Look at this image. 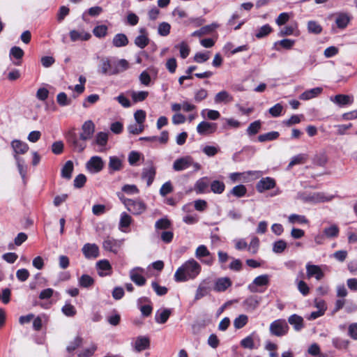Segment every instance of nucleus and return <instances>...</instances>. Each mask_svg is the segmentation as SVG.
I'll return each mask as SVG.
<instances>
[{"mask_svg":"<svg viewBox=\"0 0 357 357\" xmlns=\"http://www.w3.org/2000/svg\"><path fill=\"white\" fill-rule=\"evenodd\" d=\"M200 264L194 259H189L180 266L174 273V280L176 282H185L190 279H195L201 272Z\"/></svg>","mask_w":357,"mask_h":357,"instance_id":"nucleus-1","label":"nucleus"},{"mask_svg":"<svg viewBox=\"0 0 357 357\" xmlns=\"http://www.w3.org/2000/svg\"><path fill=\"white\" fill-rule=\"evenodd\" d=\"M289 328L287 321L284 319H279L270 324L269 331L272 335L282 337L287 334Z\"/></svg>","mask_w":357,"mask_h":357,"instance_id":"nucleus-2","label":"nucleus"},{"mask_svg":"<svg viewBox=\"0 0 357 357\" xmlns=\"http://www.w3.org/2000/svg\"><path fill=\"white\" fill-rule=\"evenodd\" d=\"M66 140L72 149L78 153L82 152L86 147V140L78 137L74 131H69L66 135Z\"/></svg>","mask_w":357,"mask_h":357,"instance_id":"nucleus-3","label":"nucleus"},{"mask_svg":"<svg viewBox=\"0 0 357 357\" xmlns=\"http://www.w3.org/2000/svg\"><path fill=\"white\" fill-rule=\"evenodd\" d=\"M123 202L127 209L133 215H140L146 211V204L142 201L124 199Z\"/></svg>","mask_w":357,"mask_h":357,"instance_id":"nucleus-4","label":"nucleus"},{"mask_svg":"<svg viewBox=\"0 0 357 357\" xmlns=\"http://www.w3.org/2000/svg\"><path fill=\"white\" fill-rule=\"evenodd\" d=\"M105 167V162L101 157L92 156L86 163V169L92 174H97L101 172Z\"/></svg>","mask_w":357,"mask_h":357,"instance_id":"nucleus-5","label":"nucleus"},{"mask_svg":"<svg viewBox=\"0 0 357 357\" xmlns=\"http://www.w3.org/2000/svg\"><path fill=\"white\" fill-rule=\"evenodd\" d=\"M123 243V240L114 239L107 237L102 242V248L105 250L116 254Z\"/></svg>","mask_w":357,"mask_h":357,"instance_id":"nucleus-6","label":"nucleus"},{"mask_svg":"<svg viewBox=\"0 0 357 357\" xmlns=\"http://www.w3.org/2000/svg\"><path fill=\"white\" fill-rule=\"evenodd\" d=\"M333 195H328L325 194L324 192H314L303 197V199L305 202H312V203H319V202H330L333 199Z\"/></svg>","mask_w":357,"mask_h":357,"instance_id":"nucleus-7","label":"nucleus"},{"mask_svg":"<svg viewBox=\"0 0 357 357\" xmlns=\"http://www.w3.org/2000/svg\"><path fill=\"white\" fill-rule=\"evenodd\" d=\"M95 132V124L91 121H85L82 126V132L80 133V138L82 140L91 139Z\"/></svg>","mask_w":357,"mask_h":357,"instance_id":"nucleus-8","label":"nucleus"},{"mask_svg":"<svg viewBox=\"0 0 357 357\" xmlns=\"http://www.w3.org/2000/svg\"><path fill=\"white\" fill-rule=\"evenodd\" d=\"M276 183L274 178L271 177L262 178L257 185L256 189L259 192H263L266 190L273 189L275 187Z\"/></svg>","mask_w":357,"mask_h":357,"instance_id":"nucleus-9","label":"nucleus"},{"mask_svg":"<svg viewBox=\"0 0 357 357\" xmlns=\"http://www.w3.org/2000/svg\"><path fill=\"white\" fill-rule=\"evenodd\" d=\"M83 255L86 259H96L99 256L98 246L95 243H86L82 248Z\"/></svg>","mask_w":357,"mask_h":357,"instance_id":"nucleus-10","label":"nucleus"},{"mask_svg":"<svg viewBox=\"0 0 357 357\" xmlns=\"http://www.w3.org/2000/svg\"><path fill=\"white\" fill-rule=\"evenodd\" d=\"M269 282L268 275H261L255 278L253 282L248 285V289L252 293L258 292V287L266 286Z\"/></svg>","mask_w":357,"mask_h":357,"instance_id":"nucleus-11","label":"nucleus"},{"mask_svg":"<svg viewBox=\"0 0 357 357\" xmlns=\"http://www.w3.org/2000/svg\"><path fill=\"white\" fill-rule=\"evenodd\" d=\"M211 282L209 280H204L200 282L199 284L195 296V300L198 301L203 298L205 296H207L211 291V286H210Z\"/></svg>","mask_w":357,"mask_h":357,"instance_id":"nucleus-12","label":"nucleus"},{"mask_svg":"<svg viewBox=\"0 0 357 357\" xmlns=\"http://www.w3.org/2000/svg\"><path fill=\"white\" fill-rule=\"evenodd\" d=\"M192 165V158L190 156L176 159L173 163V169L176 172L188 169Z\"/></svg>","mask_w":357,"mask_h":357,"instance_id":"nucleus-13","label":"nucleus"},{"mask_svg":"<svg viewBox=\"0 0 357 357\" xmlns=\"http://www.w3.org/2000/svg\"><path fill=\"white\" fill-rule=\"evenodd\" d=\"M305 267L308 278L314 277L317 280H320L324 278V273L319 266L307 263Z\"/></svg>","mask_w":357,"mask_h":357,"instance_id":"nucleus-14","label":"nucleus"},{"mask_svg":"<svg viewBox=\"0 0 357 357\" xmlns=\"http://www.w3.org/2000/svg\"><path fill=\"white\" fill-rule=\"evenodd\" d=\"M143 271V268L139 267L134 268L130 271V278L131 280L138 286H143L146 283V279L142 275Z\"/></svg>","mask_w":357,"mask_h":357,"instance_id":"nucleus-15","label":"nucleus"},{"mask_svg":"<svg viewBox=\"0 0 357 357\" xmlns=\"http://www.w3.org/2000/svg\"><path fill=\"white\" fill-rule=\"evenodd\" d=\"M217 129V125L213 123L202 121L197 127V131L199 135H205L214 132Z\"/></svg>","mask_w":357,"mask_h":357,"instance_id":"nucleus-16","label":"nucleus"},{"mask_svg":"<svg viewBox=\"0 0 357 357\" xmlns=\"http://www.w3.org/2000/svg\"><path fill=\"white\" fill-rule=\"evenodd\" d=\"M140 35L135 38V45L140 49L145 48L149 43V38L148 37V33L145 28H140L139 30Z\"/></svg>","mask_w":357,"mask_h":357,"instance_id":"nucleus-17","label":"nucleus"},{"mask_svg":"<svg viewBox=\"0 0 357 357\" xmlns=\"http://www.w3.org/2000/svg\"><path fill=\"white\" fill-rule=\"evenodd\" d=\"M261 300V297L250 296L243 301V306L247 311H254L258 307Z\"/></svg>","mask_w":357,"mask_h":357,"instance_id":"nucleus-18","label":"nucleus"},{"mask_svg":"<svg viewBox=\"0 0 357 357\" xmlns=\"http://www.w3.org/2000/svg\"><path fill=\"white\" fill-rule=\"evenodd\" d=\"M11 147L15 152L14 155L24 154L29 150L28 144L19 139H14L11 142Z\"/></svg>","mask_w":357,"mask_h":357,"instance_id":"nucleus-19","label":"nucleus"},{"mask_svg":"<svg viewBox=\"0 0 357 357\" xmlns=\"http://www.w3.org/2000/svg\"><path fill=\"white\" fill-rule=\"evenodd\" d=\"M150 347V340L146 336H139L134 343V349L137 352H141Z\"/></svg>","mask_w":357,"mask_h":357,"instance_id":"nucleus-20","label":"nucleus"},{"mask_svg":"<svg viewBox=\"0 0 357 357\" xmlns=\"http://www.w3.org/2000/svg\"><path fill=\"white\" fill-rule=\"evenodd\" d=\"M155 173V168L152 165L143 169L142 177L146 180L147 186H150L153 182Z\"/></svg>","mask_w":357,"mask_h":357,"instance_id":"nucleus-21","label":"nucleus"},{"mask_svg":"<svg viewBox=\"0 0 357 357\" xmlns=\"http://www.w3.org/2000/svg\"><path fill=\"white\" fill-rule=\"evenodd\" d=\"M69 35L70 40L73 42H75L77 40H88L91 37V35L89 33L85 32L84 30H71Z\"/></svg>","mask_w":357,"mask_h":357,"instance_id":"nucleus-22","label":"nucleus"},{"mask_svg":"<svg viewBox=\"0 0 357 357\" xmlns=\"http://www.w3.org/2000/svg\"><path fill=\"white\" fill-rule=\"evenodd\" d=\"M231 285V281L229 278H220L216 280L213 289L218 292L225 291Z\"/></svg>","mask_w":357,"mask_h":357,"instance_id":"nucleus-23","label":"nucleus"},{"mask_svg":"<svg viewBox=\"0 0 357 357\" xmlns=\"http://www.w3.org/2000/svg\"><path fill=\"white\" fill-rule=\"evenodd\" d=\"M100 71L103 75H114L112 71L114 69L113 61H111L108 58H102L100 60Z\"/></svg>","mask_w":357,"mask_h":357,"instance_id":"nucleus-24","label":"nucleus"},{"mask_svg":"<svg viewBox=\"0 0 357 357\" xmlns=\"http://www.w3.org/2000/svg\"><path fill=\"white\" fill-rule=\"evenodd\" d=\"M288 322L294 326V330L296 331H301L304 327L303 317L296 314L291 315L288 318Z\"/></svg>","mask_w":357,"mask_h":357,"instance_id":"nucleus-25","label":"nucleus"},{"mask_svg":"<svg viewBox=\"0 0 357 357\" xmlns=\"http://www.w3.org/2000/svg\"><path fill=\"white\" fill-rule=\"evenodd\" d=\"M114 69L112 73L114 75L121 73L129 68V63L124 59H119L117 61H113Z\"/></svg>","mask_w":357,"mask_h":357,"instance_id":"nucleus-26","label":"nucleus"},{"mask_svg":"<svg viewBox=\"0 0 357 357\" xmlns=\"http://www.w3.org/2000/svg\"><path fill=\"white\" fill-rule=\"evenodd\" d=\"M98 269V274L100 276H105L109 275V271L112 268L109 262L107 260H100L96 264Z\"/></svg>","mask_w":357,"mask_h":357,"instance_id":"nucleus-27","label":"nucleus"},{"mask_svg":"<svg viewBox=\"0 0 357 357\" xmlns=\"http://www.w3.org/2000/svg\"><path fill=\"white\" fill-rule=\"evenodd\" d=\"M108 167L109 173L120 171L123 167L122 160L116 156H110L108 163Z\"/></svg>","mask_w":357,"mask_h":357,"instance_id":"nucleus-28","label":"nucleus"},{"mask_svg":"<svg viewBox=\"0 0 357 357\" xmlns=\"http://www.w3.org/2000/svg\"><path fill=\"white\" fill-rule=\"evenodd\" d=\"M322 90L323 89L321 87H316L307 90L300 95L299 98L303 100H310L319 95L322 92Z\"/></svg>","mask_w":357,"mask_h":357,"instance_id":"nucleus-29","label":"nucleus"},{"mask_svg":"<svg viewBox=\"0 0 357 357\" xmlns=\"http://www.w3.org/2000/svg\"><path fill=\"white\" fill-rule=\"evenodd\" d=\"M129 43L128 37L124 33L116 34L112 40V44L116 47L126 46Z\"/></svg>","mask_w":357,"mask_h":357,"instance_id":"nucleus-30","label":"nucleus"},{"mask_svg":"<svg viewBox=\"0 0 357 357\" xmlns=\"http://www.w3.org/2000/svg\"><path fill=\"white\" fill-rule=\"evenodd\" d=\"M172 314L170 309H163L162 310H158L155 317V320L158 324H165L168 320L169 316Z\"/></svg>","mask_w":357,"mask_h":357,"instance_id":"nucleus-31","label":"nucleus"},{"mask_svg":"<svg viewBox=\"0 0 357 357\" xmlns=\"http://www.w3.org/2000/svg\"><path fill=\"white\" fill-rule=\"evenodd\" d=\"M74 169L73 162L68 160L61 169V175L63 178L70 180L72 177V172Z\"/></svg>","mask_w":357,"mask_h":357,"instance_id":"nucleus-32","label":"nucleus"},{"mask_svg":"<svg viewBox=\"0 0 357 357\" xmlns=\"http://www.w3.org/2000/svg\"><path fill=\"white\" fill-rule=\"evenodd\" d=\"M349 16L346 13H339L335 19V23L338 28L345 29L350 22Z\"/></svg>","mask_w":357,"mask_h":357,"instance_id":"nucleus-33","label":"nucleus"},{"mask_svg":"<svg viewBox=\"0 0 357 357\" xmlns=\"http://www.w3.org/2000/svg\"><path fill=\"white\" fill-rule=\"evenodd\" d=\"M214 100L215 103L229 102L233 100V98L227 91H222L215 95Z\"/></svg>","mask_w":357,"mask_h":357,"instance_id":"nucleus-34","label":"nucleus"},{"mask_svg":"<svg viewBox=\"0 0 357 357\" xmlns=\"http://www.w3.org/2000/svg\"><path fill=\"white\" fill-rule=\"evenodd\" d=\"M331 100L340 106H344L346 105L351 104L352 100L350 96L347 95L339 94L334 97H331Z\"/></svg>","mask_w":357,"mask_h":357,"instance_id":"nucleus-35","label":"nucleus"},{"mask_svg":"<svg viewBox=\"0 0 357 357\" xmlns=\"http://www.w3.org/2000/svg\"><path fill=\"white\" fill-rule=\"evenodd\" d=\"M208 186V179L207 177H202L197 181L195 185V190L197 193H203Z\"/></svg>","mask_w":357,"mask_h":357,"instance_id":"nucleus-36","label":"nucleus"},{"mask_svg":"<svg viewBox=\"0 0 357 357\" xmlns=\"http://www.w3.org/2000/svg\"><path fill=\"white\" fill-rule=\"evenodd\" d=\"M340 229L336 225H332L324 229L323 233L326 238H333L338 236Z\"/></svg>","mask_w":357,"mask_h":357,"instance_id":"nucleus-37","label":"nucleus"},{"mask_svg":"<svg viewBox=\"0 0 357 357\" xmlns=\"http://www.w3.org/2000/svg\"><path fill=\"white\" fill-rule=\"evenodd\" d=\"M349 340L341 337H334L332 340L333 347L337 349H346L349 345Z\"/></svg>","mask_w":357,"mask_h":357,"instance_id":"nucleus-38","label":"nucleus"},{"mask_svg":"<svg viewBox=\"0 0 357 357\" xmlns=\"http://www.w3.org/2000/svg\"><path fill=\"white\" fill-rule=\"evenodd\" d=\"M14 158L16 160L19 173H20V176H22V178L23 179H24L26 174V172H27V167L24 164V160L17 155H14Z\"/></svg>","mask_w":357,"mask_h":357,"instance_id":"nucleus-39","label":"nucleus"},{"mask_svg":"<svg viewBox=\"0 0 357 357\" xmlns=\"http://www.w3.org/2000/svg\"><path fill=\"white\" fill-rule=\"evenodd\" d=\"M280 134L277 131H271L267 133H264L258 136V140L260 142H264L267 141H272L278 139Z\"/></svg>","mask_w":357,"mask_h":357,"instance_id":"nucleus-40","label":"nucleus"},{"mask_svg":"<svg viewBox=\"0 0 357 357\" xmlns=\"http://www.w3.org/2000/svg\"><path fill=\"white\" fill-rule=\"evenodd\" d=\"M225 189V185L222 181H213L211 184V190L213 193L221 194Z\"/></svg>","mask_w":357,"mask_h":357,"instance_id":"nucleus-41","label":"nucleus"},{"mask_svg":"<svg viewBox=\"0 0 357 357\" xmlns=\"http://www.w3.org/2000/svg\"><path fill=\"white\" fill-rule=\"evenodd\" d=\"M247 189L244 185L240 184L234 186L230 191V194L236 197H242L245 195Z\"/></svg>","mask_w":357,"mask_h":357,"instance_id":"nucleus-42","label":"nucleus"},{"mask_svg":"<svg viewBox=\"0 0 357 357\" xmlns=\"http://www.w3.org/2000/svg\"><path fill=\"white\" fill-rule=\"evenodd\" d=\"M288 220L291 224H307L309 222L305 216L298 214L290 215L288 218Z\"/></svg>","mask_w":357,"mask_h":357,"instance_id":"nucleus-43","label":"nucleus"},{"mask_svg":"<svg viewBox=\"0 0 357 357\" xmlns=\"http://www.w3.org/2000/svg\"><path fill=\"white\" fill-rule=\"evenodd\" d=\"M248 321V317L245 314H240L234 321V326L236 329L242 328Z\"/></svg>","mask_w":357,"mask_h":357,"instance_id":"nucleus-44","label":"nucleus"},{"mask_svg":"<svg viewBox=\"0 0 357 357\" xmlns=\"http://www.w3.org/2000/svg\"><path fill=\"white\" fill-rule=\"evenodd\" d=\"M94 283V280L89 275L84 274L79 279V284L81 287L88 288Z\"/></svg>","mask_w":357,"mask_h":357,"instance_id":"nucleus-45","label":"nucleus"},{"mask_svg":"<svg viewBox=\"0 0 357 357\" xmlns=\"http://www.w3.org/2000/svg\"><path fill=\"white\" fill-rule=\"evenodd\" d=\"M307 30L310 33L319 34L322 31V27L316 21L311 20L307 22Z\"/></svg>","mask_w":357,"mask_h":357,"instance_id":"nucleus-46","label":"nucleus"},{"mask_svg":"<svg viewBox=\"0 0 357 357\" xmlns=\"http://www.w3.org/2000/svg\"><path fill=\"white\" fill-rule=\"evenodd\" d=\"M261 126V122L260 120L255 121L250 124L247 128V133L249 135H256L260 130Z\"/></svg>","mask_w":357,"mask_h":357,"instance_id":"nucleus-47","label":"nucleus"},{"mask_svg":"<svg viewBox=\"0 0 357 357\" xmlns=\"http://www.w3.org/2000/svg\"><path fill=\"white\" fill-rule=\"evenodd\" d=\"M211 252L208 251V248L204 245H201L197 247L195 251V257L197 259H202L203 257H210Z\"/></svg>","mask_w":357,"mask_h":357,"instance_id":"nucleus-48","label":"nucleus"},{"mask_svg":"<svg viewBox=\"0 0 357 357\" xmlns=\"http://www.w3.org/2000/svg\"><path fill=\"white\" fill-rule=\"evenodd\" d=\"M149 96V92L145 91H132L131 97L135 102L144 100Z\"/></svg>","mask_w":357,"mask_h":357,"instance_id":"nucleus-49","label":"nucleus"},{"mask_svg":"<svg viewBox=\"0 0 357 357\" xmlns=\"http://www.w3.org/2000/svg\"><path fill=\"white\" fill-rule=\"evenodd\" d=\"M171 25L165 22L159 24L158 27V33L161 36H167L169 34Z\"/></svg>","mask_w":357,"mask_h":357,"instance_id":"nucleus-50","label":"nucleus"},{"mask_svg":"<svg viewBox=\"0 0 357 357\" xmlns=\"http://www.w3.org/2000/svg\"><path fill=\"white\" fill-rule=\"evenodd\" d=\"M56 101L60 106L64 107L71 104V100L68 98L64 92H61L56 96Z\"/></svg>","mask_w":357,"mask_h":357,"instance_id":"nucleus-51","label":"nucleus"},{"mask_svg":"<svg viewBox=\"0 0 357 357\" xmlns=\"http://www.w3.org/2000/svg\"><path fill=\"white\" fill-rule=\"evenodd\" d=\"M272 31V28L269 24H265L260 27L256 32L255 36L257 38H262L268 35Z\"/></svg>","mask_w":357,"mask_h":357,"instance_id":"nucleus-52","label":"nucleus"},{"mask_svg":"<svg viewBox=\"0 0 357 357\" xmlns=\"http://www.w3.org/2000/svg\"><path fill=\"white\" fill-rule=\"evenodd\" d=\"M83 339L80 336H77L70 344L68 345L66 350L68 352L71 353L77 348L81 346Z\"/></svg>","mask_w":357,"mask_h":357,"instance_id":"nucleus-53","label":"nucleus"},{"mask_svg":"<svg viewBox=\"0 0 357 357\" xmlns=\"http://www.w3.org/2000/svg\"><path fill=\"white\" fill-rule=\"evenodd\" d=\"M287 243L284 240H278L273 245V251L275 253H282L287 248Z\"/></svg>","mask_w":357,"mask_h":357,"instance_id":"nucleus-54","label":"nucleus"},{"mask_svg":"<svg viewBox=\"0 0 357 357\" xmlns=\"http://www.w3.org/2000/svg\"><path fill=\"white\" fill-rule=\"evenodd\" d=\"M213 26L216 27L217 26L214 25V24H212V25H208V26H203L200 29L194 31L192 33V36L201 37L203 35L212 31L213 30Z\"/></svg>","mask_w":357,"mask_h":357,"instance_id":"nucleus-55","label":"nucleus"},{"mask_svg":"<svg viewBox=\"0 0 357 357\" xmlns=\"http://www.w3.org/2000/svg\"><path fill=\"white\" fill-rule=\"evenodd\" d=\"M62 312L67 317H74L76 314L75 307L70 303H66L61 308Z\"/></svg>","mask_w":357,"mask_h":357,"instance_id":"nucleus-56","label":"nucleus"},{"mask_svg":"<svg viewBox=\"0 0 357 357\" xmlns=\"http://www.w3.org/2000/svg\"><path fill=\"white\" fill-rule=\"evenodd\" d=\"M108 135L104 132H99L96 135V143L100 146H105L107 143Z\"/></svg>","mask_w":357,"mask_h":357,"instance_id":"nucleus-57","label":"nucleus"},{"mask_svg":"<svg viewBox=\"0 0 357 357\" xmlns=\"http://www.w3.org/2000/svg\"><path fill=\"white\" fill-rule=\"evenodd\" d=\"M107 26L105 25L96 26L93 31V34L98 38H103L107 35Z\"/></svg>","mask_w":357,"mask_h":357,"instance_id":"nucleus-58","label":"nucleus"},{"mask_svg":"<svg viewBox=\"0 0 357 357\" xmlns=\"http://www.w3.org/2000/svg\"><path fill=\"white\" fill-rule=\"evenodd\" d=\"M241 345L243 348L253 349L255 348L252 335H248L241 341Z\"/></svg>","mask_w":357,"mask_h":357,"instance_id":"nucleus-59","label":"nucleus"},{"mask_svg":"<svg viewBox=\"0 0 357 357\" xmlns=\"http://www.w3.org/2000/svg\"><path fill=\"white\" fill-rule=\"evenodd\" d=\"M24 51L20 47L14 46L10 50V57L21 59L24 56Z\"/></svg>","mask_w":357,"mask_h":357,"instance_id":"nucleus-60","label":"nucleus"},{"mask_svg":"<svg viewBox=\"0 0 357 357\" xmlns=\"http://www.w3.org/2000/svg\"><path fill=\"white\" fill-rule=\"evenodd\" d=\"M100 99V96L98 94H91L83 102L82 106L84 108H87L90 105L95 104Z\"/></svg>","mask_w":357,"mask_h":357,"instance_id":"nucleus-61","label":"nucleus"},{"mask_svg":"<svg viewBox=\"0 0 357 357\" xmlns=\"http://www.w3.org/2000/svg\"><path fill=\"white\" fill-rule=\"evenodd\" d=\"M296 282L297 284V287L298 291L303 295L307 296L309 294L310 288L307 283L303 280H298L296 279Z\"/></svg>","mask_w":357,"mask_h":357,"instance_id":"nucleus-62","label":"nucleus"},{"mask_svg":"<svg viewBox=\"0 0 357 357\" xmlns=\"http://www.w3.org/2000/svg\"><path fill=\"white\" fill-rule=\"evenodd\" d=\"M283 107L280 103H277L268 110L273 117H278L282 114Z\"/></svg>","mask_w":357,"mask_h":357,"instance_id":"nucleus-63","label":"nucleus"},{"mask_svg":"<svg viewBox=\"0 0 357 357\" xmlns=\"http://www.w3.org/2000/svg\"><path fill=\"white\" fill-rule=\"evenodd\" d=\"M96 349V346L93 344L90 347L80 351L77 355L79 357H90L94 354Z\"/></svg>","mask_w":357,"mask_h":357,"instance_id":"nucleus-64","label":"nucleus"}]
</instances>
